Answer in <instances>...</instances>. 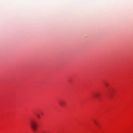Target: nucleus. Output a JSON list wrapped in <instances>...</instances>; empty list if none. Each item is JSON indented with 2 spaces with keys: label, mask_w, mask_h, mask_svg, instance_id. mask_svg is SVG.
I'll use <instances>...</instances> for the list:
<instances>
[{
  "label": "nucleus",
  "mask_w": 133,
  "mask_h": 133,
  "mask_svg": "<svg viewBox=\"0 0 133 133\" xmlns=\"http://www.w3.org/2000/svg\"><path fill=\"white\" fill-rule=\"evenodd\" d=\"M94 122L95 124H97V122L95 120H94Z\"/></svg>",
  "instance_id": "6"
},
{
  "label": "nucleus",
  "mask_w": 133,
  "mask_h": 133,
  "mask_svg": "<svg viewBox=\"0 0 133 133\" xmlns=\"http://www.w3.org/2000/svg\"><path fill=\"white\" fill-rule=\"evenodd\" d=\"M30 125L33 130L35 131L37 128L36 121L35 119L31 120L30 122Z\"/></svg>",
  "instance_id": "1"
},
{
  "label": "nucleus",
  "mask_w": 133,
  "mask_h": 133,
  "mask_svg": "<svg viewBox=\"0 0 133 133\" xmlns=\"http://www.w3.org/2000/svg\"><path fill=\"white\" fill-rule=\"evenodd\" d=\"M105 85L106 87H107L109 86V84L108 83H105Z\"/></svg>",
  "instance_id": "4"
},
{
  "label": "nucleus",
  "mask_w": 133,
  "mask_h": 133,
  "mask_svg": "<svg viewBox=\"0 0 133 133\" xmlns=\"http://www.w3.org/2000/svg\"><path fill=\"white\" fill-rule=\"evenodd\" d=\"M60 105L61 107H63L65 104V102L63 101H61L59 102Z\"/></svg>",
  "instance_id": "3"
},
{
  "label": "nucleus",
  "mask_w": 133,
  "mask_h": 133,
  "mask_svg": "<svg viewBox=\"0 0 133 133\" xmlns=\"http://www.w3.org/2000/svg\"><path fill=\"white\" fill-rule=\"evenodd\" d=\"M99 96V94L98 93H95L93 95V97L94 98L98 97Z\"/></svg>",
  "instance_id": "2"
},
{
  "label": "nucleus",
  "mask_w": 133,
  "mask_h": 133,
  "mask_svg": "<svg viewBox=\"0 0 133 133\" xmlns=\"http://www.w3.org/2000/svg\"><path fill=\"white\" fill-rule=\"evenodd\" d=\"M36 116H37V117L38 118H40V116L38 114H36Z\"/></svg>",
  "instance_id": "5"
}]
</instances>
